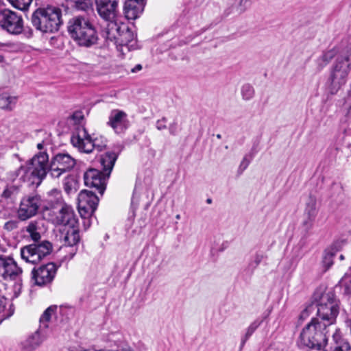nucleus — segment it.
I'll return each mask as SVG.
<instances>
[{
  "label": "nucleus",
  "instance_id": "1",
  "mask_svg": "<svg viewBox=\"0 0 351 351\" xmlns=\"http://www.w3.org/2000/svg\"><path fill=\"white\" fill-rule=\"evenodd\" d=\"M47 152H40L35 155L28 163L21 166L17 171L24 181L38 186L47 173L53 178H58L70 171L76 165V160L66 153H58L52 157L49 164Z\"/></svg>",
  "mask_w": 351,
  "mask_h": 351
},
{
  "label": "nucleus",
  "instance_id": "2",
  "mask_svg": "<svg viewBox=\"0 0 351 351\" xmlns=\"http://www.w3.org/2000/svg\"><path fill=\"white\" fill-rule=\"evenodd\" d=\"M328 332L326 324L318 319H312L302 330L299 343L308 348L309 351H324L326 342V333Z\"/></svg>",
  "mask_w": 351,
  "mask_h": 351
},
{
  "label": "nucleus",
  "instance_id": "3",
  "mask_svg": "<svg viewBox=\"0 0 351 351\" xmlns=\"http://www.w3.org/2000/svg\"><path fill=\"white\" fill-rule=\"evenodd\" d=\"M67 29L71 37L80 46L89 47L98 40L94 25L84 16H76L69 20Z\"/></svg>",
  "mask_w": 351,
  "mask_h": 351
},
{
  "label": "nucleus",
  "instance_id": "4",
  "mask_svg": "<svg viewBox=\"0 0 351 351\" xmlns=\"http://www.w3.org/2000/svg\"><path fill=\"white\" fill-rule=\"evenodd\" d=\"M117 158L114 152H107L101 158L100 162L102 171L95 169H90L84 174V180L86 186L97 189L102 195L105 190L106 180L110 174Z\"/></svg>",
  "mask_w": 351,
  "mask_h": 351
},
{
  "label": "nucleus",
  "instance_id": "5",
  "mask_svg": "<svg viewBox=\"0 0 351 351\" xmlns=\"http://www.w3.org/2000/svg\"><path fill=\"white\" fill-rule=\"evenodd\" d=\"M33 25L45 33L58 32L62 24V10L55 6L36 9L32 16Z\"/></svg>",
  "mask_w": 351,
  "mask_h": 351
},
{
  "label": "nucleus",
  "instance_id": "6",
  "mask_svg": "<svg viewBox=\"0 0 351 351\" xmlns=\"http://www.w3.org/2000/svg\"><path fill=\"white\" fill-rule=\"evenodd\" d=\"M317 302V316L319 322L326 324V327L335 324L339 312V302L332 291H316L314 295Z\"/></svg>",
  "mask_w": 351,
  "mask_h": 351
},
{
  "label": "nucleus",
  "instance_id": "7",
  "mask_svg": "<svg viewBox=\"0 0 351 351\" xmlns=\"http://www.w3.org/2000/svg\"><path fill=\"white\" fill-rule=\"evenodd\" d=\"M51 250V243L44 241L23 247L21 249V256L27 263L36 264L49 255Z\"/></svg>",
  "mask_w": 351,
  "mask_h": 351
},
{
  "label": "nucleus",
  "instance_id": "8",
  "mask_svg": "<svg viewBox=\"0 0 351 351\" xmlns=\"http://www.w3.org/2000/svg\"><path fill=\"white\" fill-rule=\"evenodd\" d=\"M97 139L92 140L84 128H79L73 134L71 141L72 145L81 152L91 153L94 149L101 151L106 147L105 144L97 143Z\"/></svg>",
  "mask_w": 351,
  "mask_h": 351
},
{
  "label": "nucleus",
  "instance_id": "9",
  "mask_svg": "<svg viewBox=\"0 0 351 351\" xmlns=\"http://www.w3.org/2000/svg\"><path fill=\"white\" fill-rule=\"evenodd\" d=\"M42 205L39 195L32 193L23 197L17 210V217L21 221H26L35 216Z\"/></svg>",
  "mask_w": 351,
  "mask_h": 351
},
{
  "label": "nucleus",
  "instance_id": "10",
  "mask_svg": "<svg viewBox=\"0 0 351 351\" xmlns=\"http://www.w3.org/2000/svg\"><path fill=\"white\" fill-rule=\"evenodd\" d=\"M351 71L350 64L337 59L334 64L330 76V91L336 93L347 81L348 76Z\"/></svg>",
  "mask_w": 351,
  "mask_h": 351
},
{
  "label": "nucleus",
  "instance_id": "11",
  "mask_svg": "<svg viewBox=\"0 0 351 351\" xmlns=\"http://www.w3.org/2000/svg\"><path fill=\"white\" fill-rule=\"evenodd\" d=\"M0 26L9 34L18 35L23 30V19L18 13L5 9L0 12Z\"/></svg>",
  "mask_w": 351,
  "mask_h": 351
},
{
  "label": "nucleus",
  "instance_id": "12",
  "mask_svg": "<svg viewBox=\"0 0 351 351\" xmlns=\"http://www.w3.org/2000/svg\"><path fill=\"white\" fill-rule=\"evenodd\" d=\"M22 274V268L12 257L0 255V279L5 281L20 280Z\"/></svg>",
  "mask_w": 351,
  "mask_h": 351
},
{
  "label": "nucleus",
  "instance_id": "13",
  "mask_svg": "<svg viewBox=\"0 0 351 351\" xmlns=\"http://www.w3.org/2000/svg\"><path fill=\"white\" fill-rule=\"evenodd\" d=\"M99 202L97 196L91 191L84 190L78 195V210L80 215L86 218L93 215Z\"/></svg>",
  "mask_w": 351,
  "mask_h": 351
},
{
  "label": "nucleus",
  "instance_id": "14",
  "mask_svg": "<svg viewBox=\"0 0 351 351\" xmlns=\"http://www.w3.org/2000/svg\"><path fill=\"white\" fill-rule=\"evenodd\" d=\"M56 271V265L53 263H49L38 269H34L32 271V279L36 285L45 286L53 281Z\"/></svg>",
  "mask_w": 351,
  "mask_h": 351
},
{
  "label": "nucleus",
  "instance_id": "15",
  "mask_svg": "<svg viewBox=\"0 0 351 351\" xmlns=\"http://www.w3.org/2000/svg\"><path fill=\"white\" fill-rule=\"evenodd\" d=\"M107 125L117 134H122L130 126L128 114L123 110L114 109L110 111Z\"/></svg>",
  "mask_w": 351,
  "mask_h": 351
},
{
  "label": "nucleus",
  "instance_id": "16",
  "mask_svg": "<svg viewBox=\"0 0 351 351\" xmlns=\"http://www.w3.org/2000/svg\"><path fill=\"white\" fill-rule=\"evenodd\" d=\"M57 209L58 211L53 219L56 224L63 225L65 228L77 224L75 214L70 205L65 203L58 206Z\"/></svg>",
  "mask_w": 351,
  "mask_h": 351
},
{
  "label": "nucleus",
  "instance_id": "17",
  "mask_svg": "<svg viewBox=\"0 0 351 351\" xmlns=\"http://www.w3.org/2000/svg\"><path fill=\"white\" fill-rule=\"evenodd\" d=\"M97 10L104 19H113L116 16L117 0H95Z\"/></svg>",
  "mask_w": 351,
  "mask_h": 351
},
{
  "label": "nucleus",
  "instance_id": "18",
  "mask_svg": "<svg viewBox=\"0 0 351 351\" xmlns=\"http://www.w3.org/2000/svg\"><path fill=\"white\" fill-rule=\"evenodd\" d=\"M145 6V0H126L123 12L128 19L134 20L139 17Z\"/></svg>",
  "mask_w": 351,
  "mask_h": 351
},
{
  "label": "nucleus",
  "instance_id": "19",
  "mask_svg": "<svg viewBox=\"0 0 351 351\" xmlns=\"http://www.w3.org/2000/svg\"><path fill=\"white\" fill-rule=\"evenodd\" d=\"M107 341L111 349L97 350L93 348V350L94 351H132V349L124 343L122 335L119 332L110 334L107 337Z\"/></svg>",
  "mask_w": 351,
  "mask_h": 351
},
{
  "label": "nucleus",
  "instance_id": "20",
  "mask_svg": "<svg viewBox=\"0 0 351 351\" xmlns=\"http://www.w3.org/2000/svg\"><path fill=\"white\" fill-rule=\"evenodd\" d=\"M43 341V338L40 332L36 330L21 342V351H34Z\"/></svg>",
  "mask_w": 351,
  "mask_h": 351
},
{
  "label": "nucleus",
  "instance_id": "21",
  "mask_svg": "<svg viewBox=\"0 0 351 351\" xmlns=\"http://www.w3.org/2000/svg\"><path fill=\"white\" fill-rule=\"evenodd\" d=\"M64 232L63 240L65 244L73 246L79 242L80 234L77 224L66 227Z\"/></svg>",
  "mask_w": 351,
  "mask_h": 351
},
{
  "label": "nucleus",
  "instance_id": "22",
  "mask_svg": "<svg viewBox=\"0 0 351 351\" xmlns=\"http://www.w3.org/2000/svg\"><path fill=\"white\" fill-rule=\"evenodd\" d=\"M106 22L104 32L106 37L110 40H116L121 32V27L113 19H104Z\"/></svg>",
  "mask_w": 351,
  "mask_h": 351
},
{
  "label": "nucleus",
  "instance_id": "23",
  "mask_svg": "<svg viewBox=\"0 0 351 351\" xmlns=\"http://www.w3.org/2000/svg\"><path fill=\"white\" fill-rule=\"evenodd\" d=\"M47 201L49 206H46L45 209L58 208V206L65 204L62 199L61 192L58 189H52L47 193Z\"/></svg>",
  "mask_w": 351,
  "mask_h": 351
},
{
  "label": "nucleus",
  "instance_id": "24",
  "mask_svg": "<svg viewBox=\"0 0 351 351\" xmlns=\"http://www.w3.org/2000/svg\"><path fill=\"white\" fill-rule=\"evenodd\" d=\"M337 251L338 250L335 245H331L324 252L322 263L325 271L333 265V258Z\"/></svg>",
  "mask_w": 351,
  "mask_h": 351
},
{
  "label": "nucleus",
  "instance_id": "25",
  "mask_svg": "<svg viewBox=\"0 0 351 351\" xmlns=\"http://www.w3.org/2000/svg\"><path fill=\"white\" fill-rule=\"evenodd\" d=\"M316 204V198L313 195H310L306 202V207L304 210V213L310 221H313L317 215V211Z\"/></svg>",
  "mask_w": 351,
  "mask_h": 351
},
{
  "label": "nucleus",
  "instance_id": "26",
  "mask_svg": "<svg viewBox=\"0 0 351 351\" xmlns=\"http://www.w3.org/2000/svg\"><path fill=\"white\" fill-rule=\"evenodd\" d=\"M16 101V97L10 96L6 93H3L0 95V108L3 110H12Z\"/></svg>",
  "mask_w": 351,
  "mask_h": 351
},
{
  "label": "nucleus",
  "instance_id": "27",
  "mask_svg": "<svg viewBox=\"0 0 351 351\" xmlns=\"http://www.w3.org/2000/svg\"><path fill=\"white\" fill-rule=\"evenodd\" d=\"M134 36L132 31L128 27H123L119 36V38L116 40L119 41L122 45H128L129 43L134 40Z\"/></svg>",
  "mask_w": 351,
  "mask_h": 351
},
{
  "label": "nucleus",
  "instance_id": "28",
  "mask_svg": "<svg viewBox=\"0 0 351 351\" xmlns=\"http://www.w3.org/2000/svg\"><path fill=\"white\" fill-rule=\"evenodd\" d=\"M57 310L56 305H52L48 307L40 317V324L45 327H48V322L50 321L51 317L55 315Z\"/></svg>",
  "mask_w": 351,
  "mask_h": 351
},
{
  "label": "nucleus",
  "instance_id": "29",
  "mask_svg": "<svg viewBox=\"0 0 351 351\" xmlns=\"http://www.w3.org/2000/svg\"><path fill=\"white\" fill-rule=\"evenodd\" d=\"M262 320L256 319L247 328L245 335L241 339V345L243 346L256 330L260 326Z\"/></svg>",
  "mask_w": 351,
  "mask_h": 351
},
{
  "label": "nucleus",
  "instance_id": "30",
  "mask_svg": "<svg viewBox=\"0 0 351 351\" xmlns=\"http://www.w3.org/2000/svg\"><path fill=\"white\" fill-rule=\"evenodd\" d=\"M26 231L34 241H38L40 239V234L38 232L37 221H31L26 227Z\"/></svg>",
  "mask_w": 351,
  "mask_h": 351
},
{
  "label": "nucleus",
  "instance_id": "31",
  "mask_svg": "<svg viewBox=\"0 0 351 351\" xmlns=\"http://www.w3.org/2000/svg\"><path fill=\"white\" fill-rule=\"evenodd\" d=\"M241 95L245 100L251 99L254 95L253 86L249 84H244L241 88Z\"/></svg>",
  "mask_w": 351,
  "mask_h": 351
},
{
  "label": "nucleus",
  "instance_id": "32",
  "mask_svg": "<svg viewBox=\"0 0 351 351\" xmlns=\"http://www.w3.org/2000/svg\"><path fill=\"white\" fill-rule=\"evenodd\" d=\"M75 4L77 10L83 11L93 10L92 0H75Z\"/></svg>",
  "mask_w": 351,
  "mask_h": 351
},
{
  "label": "nucleus",
  "instance_id": "33",
  "mask_svg": "<svg viewBox=\"0 0 351 351\" xmlns=\"http://www.w3.org/2000/svg\"><path fill=\"white\" fill-rule=\"evenodd\" d=\"M19 188L15 185L8 186L2 193V197L5 198H14L19 193Z\"/></svg>",
  "mask_w": 351,
  "mask_h": 351
},
{
  "label": "nucleus",
  "instance_id": "34",
  "mask_svg": "<svg viewBox=\"0 0 351 351\" xmlns=\"http://www.w3.org/2000/svg\"><path fill=\"white\" fill-rule=\"evenodd\" d=\"M252 0H239L235 5V9L238 13L244 12L250 5Z\"/></svg>",
  "mask_w": 351,
  "mask_h": 351
},
{
  "label": "nucleus",
  "instance_id": "35",
  "mask_svg": "<svg viewBox=\"0 0 351 351\" xmlns=\"http://www.w3.org/2000/svg\"><path fill=\"white\" fill-rule=\"evenodd\" d=\"M337 59L346 62V64H350V66H351V44L346 47L341 57Z\"/></svg>",
  "mask_w": 351,
  "mask_h": 351
},
{
  "label": "nucleus",
  "instance_id": "36",
  "mask_svg": "<svg viewBox=\"0 0 351 351\" xmlns=\"http://www.w3.org/2000/svg\"><path fill=\"white\" fill-rule=\"evenodd\" d=\"M13 5L19 10H26L30 5L32 0H11Z\"/></svg>",
  "mask_w": 351,
  "mask_h": 351
},
{
  "label": "nucleus",
  "instance_id": "37",
  "mask_svg": "<svg viewBox=\"0 0 351 351\" xmlns=\"http://www.w3.org/2000/svg\"><path fill=\"white\" fill-rule=\"evenodd\" d=\"M331 351H351V346L348 342L343 341L337 344Z\"/></svg>",
  "mask_w": 351,
  "mask_h": 351
},
{
  "label": "nucleus",
  "instance_id": "38",
  "mask_svg": "<svg viewBox=\"0 0 351 351\" xmlns=\"http://www.w3.org/2000/svg\"><path fill=\"white\" fill-rule=\"evenodd\" d=\"M337 53V51L335 49L328 50L327 51L324 52L321 56L323 59L328 64L332 59L335 56Z\"/></svg>",
  "mask_w": 351,
  "mask_h": 351
},
{
  "label": "nucleus",
  "instance_id": "39",
  "mask_svg": "<svg viewBox=\"0 0 351 351\" xmlns=\"http://www.w3.org/2000/svg\"><path fill=\"white\" fill-rule=\"evenodd\" d=\"M252 159V155H250V156L246 155V156H245L243 157V160H241V163H240L239 169L241 172H243L249 166L250 163L251 162Z\"/></svg>",
  "mask_w": 351,
  "mask_h": 351
},
{
  "label": "nucleus",
  "instance_id": "40",
  "mask_svg": "<svg viewBox=\"0 0 351 351\" xmlns=\"http://www.w3.org/2000/svg\"><path fill=\"white\" fill-rule=\"evenodd\" d=\"M19 222L17 220H10L3 225V228L7 231H12L18 228Z\"/></svg>",
  "mask_w": 351,
  "mask_h": 351
},
{
  "label": "nucleus",
  "instance_id": "41",
  "mask_svg": "<svg viewBox=\"0 0 351 351\" xmlns=\"http://www.w3.org/2000/svg\"><path fill=\"white\" fill-rule=\"evenodd\" d=\"M315 69L317 71H322L326 65H328L326 62L323 59V58H322L321 56L315 60Z\"/></svg>",
  "mask_w": 351,
  "mask_h": 351
},
{
  "label": "nucleus",
  "instance_id": "42",
  "mask_svg": "<svg viewBox=\"0 0 351 351\" xmlns=\"http://www.w3.org/2000/svg\"><path fill=\"white\" fill-rule=\"evenodd\" d=\"M17 282L15 284L14 287V296L18 297L19 294L21 292L22 289V283H21V278L20 280H16Z\"/></svg>",
  "mask_w": 351,
  "mask_h": 351
},
{
  "label": "nucleus",
  "instance_id": "43",
  "mask_svg": "<svg viewBox=\"0 0 351 351\" xmlns=\"http://www.w3.org/2000/svg\"><path fill=\"white\" fill-rule=\"evenodd\" d=\"M167 119L165 118H162L160 120L157 121L156 122V128L158 130H164L167 128L166 126Z\"/></svg>",
  "mask_w": 351,
  "mask_h": 351
},
{
  "label": "nucleus",
  "instance_id": "44",
  "mask_svg": "<svg viewBox=\"0 0 351 351\" xmlns=\"http://www.w3.org/2000/svg\"><path fill=\"white\" fill-rule=\"evenodd\" d=\"M5 301V298L0 295V313L4 311Z\"/></svg>",
  "mask_w": 351,
  "mask_h": 351
},
{
  "label": "nucleus",
  "instance_id": "45",
  "mask_svg": "<svg viewBox=\"0 0 351 351\" xmlns=\"http://www.w3.org/2000/svg\"><path fill=\"white\" fill-rule=\"evenodd\" d=\"M169 132L172 135H175L176 133L177 125L176 123H173L169 126Z\"/></svg>",
  "mask_w": 351,
  "mask_h": 351
},
{
  "label": "nucleus",
  "instance_id": "46",
  "mask_svg": "<svg viewBox=\"0 0 351 351\" xmlns=\"http://www.w3.org/2000/svg\"><path fill=\"white\" fill-rule=\"evenodd\" d=\"M263 260V255L256 254L254 256V263L256 265H258Z\"/></svg>",
  "mask_w": 351,
  "mask_h": 351
},
{
  "label": "nucleus",
  "instance_id": "47",
  "mask_svg": "<svg viewBox=\"0 0 351 351\" xmlns=\"http://www.w3.org/2000/svg\"><path fill=\"white\" fill-rule=\"evenodd\" d=\"M308 315H308V311H307V310H304V311H303L301 313V314H300V319H306V317H308Z\"/></svg>",
  "mask_w": 351,
  "mask_h": 351
},
{
  "label": "nucleus",
  "instance_id": "48",
  "mask_svg": "<svg viewBox=\"0 0 351 351\" xmlns=\"http://www.w3.org/2000/svg\"><path fill=\"white\" fill-rule=\"evenodd\" d=\"M333 339L337 341L340 338V334L339 330H335V332L332 334Z\"/></svg>",
  "mask_w": 351,
  "mask_h": 351
},
{
  "label": "nucleus",
  "instance_id": "49",
  "mask_svg": "<svg viewBox=\"0 0 351 351\" xmlns=\"http://www.w3.org/2000/svg\"><path fill=\"white\" fill-rule=\"evenodd\" d=\"M142 69V66L141 64H137L136 65L133 69H132L131 71L132 73H136L137 71H139Z\"/></svg>",
  "mask_w": 351,
  "mask_h": 351
},
{
  "label": "nucleus",
  "instance_id": "50",
  "mask_svg": "<svg viewBox=\"0 0 351 351\" xmlns=\"http://www.w3.org/2000/svg\"><path fill=\"white\" fill-rule=\"evenodd\" d=\"M37 148L40 150L43 149V143H40L37 145Z\"/></svg>",
  "mask_w": 351,
  "mask_h": 351
},
{
  "label": "nucleus",
  "instance_id": "51",
  "mask_svg": "<svg viewBox=\"0 0 351 351\" xmlns=\"http://www.w3.org/2000/svg\"><path fill=\"white\" fill-rule=\"evenodd\" d=\"M226 247V246L225 245L224 243H223L221 245V247L218 250L219 251H223L225 248Z\"/></svg>",
  "mask_w": 351,
  "mask_h": 351
},
{
  "label": "nucleus",
  "instance_id": "52",
  "mask_svg": "<svg viewBox=\"0 0 351 351\" xmlns=\"http://www.w3.org/2000/svg\"><path fill=\"white\" fill-rule=\"evenodd\" d=\"M211 202H212V199H211L208 198V199H207V203L210 204V203H211Z\"/></svg>",
  "mask_w": 351,
  "mask_h": 351
},
{
  "label": "nucleus",
  "instance_id": "53",
  "mask_svg": "<svg viewBox=\"0 0 351 351\" xmlns=\"http://www.w3.org/2000/svg\"><path fill=\"white\" fill-rule=\"evenodd\" d=\"M339 258H340L341 260H343V259H344V256H343V255H341V256H339Z\"/></svg>",
  "mask_w": 351,
  "mask_h": 351
},
{
  "label": "nucleus",
  "instance_id": "54",
  "mask_svg": "<svg viewBox=\"0 0 351 351\" xmlns=\"http://www.w3.org/2000/svg\"><path fill=\"white\" fill-rule=\"evenodd\" d=\"M3 58L1 56H0V62H3Z\"/></svg>",
  "mask_w": 351,
  "mask_h": 351
},
{
  "label": "nucleus",
  "instance_id": "55",
  "mask_svg": "<svg viewBox=\"0 0 351 351\" xmlns=\"http://www.w3.org/2000/svg\"><path fill=\"white\" fill-rule=\"evenodd\" d=\"M217 138H219V139H220V138H221V134H217Z\"/></svg>",
  "mask_w": 351,
  "mask_h": 351
},
{
  "label": "nucleus",
  "instance_id": "56",
  "mask_svg": "<svg viewBox=\"0 0 351 351\" xmlns=\"http://www.w3.org/2000/svg\"><path fill=\"white\" fill-rule=\"evenodd\" d=\"M176 218H177V219H179V218H180V215H178L176 216Z\"/></svg>",
  "mask_w": 351,
  "mask_h": 351
},
{
  "label": "nucleus",
  "instance_id": "57",
  "mask_svg": "<svg viewBox=\"0 0 351 351\" xmlns=\"http://www.w3.org/2000/svg\"><path fill=\"white\" fill-rule=\"evenodd\" d=\"M69 187L65 188V191H68Z\"/></svg>",
  "mask_w": 351,
  "mask_h": 351
},
{
  "label": "nucleus",
  "instance_id": "58",
  "mask_svg": "<svg viewBox=\"0 0 351 351\" xmlns=\"http://www.w3.org/2000/svg\"><path fill=\"white\" fill-rule=\"evenodd\" d=\"M69 187L65 188V191H68Z\"/></svg>",
  "mask_w": 351,
  "mask_h": 351
}]
</instances>
